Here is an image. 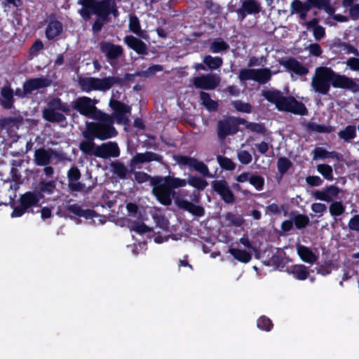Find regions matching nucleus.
I'll return each mask as SVG.
<instances>
[{
  "label": "nucleus",
  "mask_w": 359,
  "mask_h": 359,
  "mask_svg": "<svg viewBox=\"0 0 359 359\" xmlns=\"http://www.w3.org/2000/svg\"><path fill=\"white\" fill-rule=\"evenodd\" d=\"M131 229L139 234H143L151 231L150 227L140 221L133 222L131 224Z\"/></svg>",
  "instance_id": "obj_42"
},
{
  "label": "nucleus",
  "mask_w": 359,
  "mask_h": 359,
  "mask_svg": "<svg viewBox=\"0 0 359 359\" xmlns=\"http://www.w3.org/2000/svg\"><path fill=\"white\" fill-rule=\"evenodd\" d=\"M68 177L69 181H76L80 177V172L76 168H72L68 172Z\"/></svg>",
  "instance_id": "obj_60"
},
{
  "label": "nucleus",
  "mask_w": 359,
  "mask_h": 359,
  "mask_svg": "<svg viewBox=\"0 0 359 359\" xmlns=\"http://www.w3.org/2000/svg\"><path fill=\"white\" fill-rule=\"evenodd\" d=\"M249 182L257 189L260 190L263 187L264 180L260 176L251 175Z\"/></svg>",
  "instance_id": "obj_50"
},
{
  "label": "nucleus",
  "mask_w": 359,
  "mask_h": 359,
  "mask_svg": "<svg viewBox=\"0 0 359 359\" xmlns=\"http://www.w3.org/2000/svg\"><path fill=\"white\" fill-rule=\"evenodd\" d=\"M69 210L80 217L92 219L95 224H103L106 221L104 217L96 214L93 210H82L76 205H71Z\"/></svg>",
  "instance_id": "obj_15"
},
{
  "label": "nucleus",
  "mask_w": 359,
  "mask_h": 359,
  "mask_svg": "<svg viewBox=\"0 0 359 359\" xmlns=\"http://www.w3.org/2000/svg\"><path fill=\"white\" fill-rule=\"evenodd\" d=\"M255 69H243L239 73V79L241 81L253 80L255 81Z\"/></svg>",
  "instance_id": "obj_45"
},
{
  "label": "nucleus",
  "mask_w": 359,
  "mask_h": 359,
  "mask_svg": "<svg viewBox=\"0 0 359 359\" xmlns=\"http://www.w3.org/2000/svg\"><path fill=\"white\" fill-rule=\"evenodd\" d=\"M317 170L327 180H333L334 177L332 166L327 164H319L317 165Z\"/></svg>",
  "instance_id": "obj_37"
},
{
  "label": "nucleus",
  "mask_w": 359,
  "mask_h": 359,
  "mask_svg": "<svg viewBox=\"0 0 359 359\" xmlns=\"http://www.w3.org/2000/svg\"><path fill=\"white\" fill-rule=\"evenodd\" d=\"M297 253L301 259L309 264H313L316 262L318 257L309 248L303 245L297 247Z\"/></svg>",
  "instance_id": "obj_23"
},
{
  "label": "nucleus",
  "mask_w": 359,
  "mask_h": 359,
  "mask_svg": "<svg viewBox=\"0 0 359 359\" xmlns=\"http://www.w3.org/2000/svg\"><path fill=\"white\" fill-rule=\"evenodd\" d=\"M329 211L332 216L341 215L345 211V206L340 201H334L329 206Z\"/></svg>",
  "instance_id": "obj_38"
},
{
  "label": "nucleus",
  "mask_w": 359,
  "mask_h": 359,
  "mask_svg": "<svg viewBox=\"0 0 359 359\" xmlns=\"http://www.w3.org/2000/svg\"><path fill=\"white\" fill-rule=\"evenodd\" d=\"M313 36L316 40L322 39L325 36V29L320 25L314 27L313 30Z\"/></svg>",
  "instance_id": "obj_62"
},
{
  "label": "nucleus",
  "mask_w": 359,
  "mask_h": 359,
  "mask_svg": "<svg viewBox=\"0 0 359 359\" xmlns=\"http://www.w3.org/2000/svg\"><path fill=\"white\" fill-rule=\"evenodd\" d=\"M80 149L86 154L95 156L97 147L95 146L93 140H83L80 143Z\"/></svg>",
  "instance_id": "obj_35"
},
{
  "label": "nucleus",
  "mask_w": 359,
  "mask_h": 359,
  "mask_svg": "<svg viewBox=\"0 0 359 359\" xmlns=\"http://www.w3.org/2000/svg\"><path fill=\"white\" fill-rule=\"evenodd\" d=\"M154 219L156 222V226H158L163 231H167L168 229V220L163 216H154Z\"/></svg>",
  "instance_id": "obj_51"
},
{
  "label": "nucleus",
  "mask_w": 359,
  "mask_h": 359,
  "mask_svg": "<svg viewBox=\"0 0 359 359\" xmlns=\"http://www.w3.org/2000/svg\"><path fill=\"white\" fill-rule=\"evenodd\" d=\"M311 210L316 213L323 214L327 210V207L322 203H314L311 205Z\"/></svg>",
  "instance_id": "obj_58"
},
{
  "label": "nucleus",
  "mask_w": 359,
  "mask_h": 359,
  "mask_svg": "<svg viewBox=\"0 0 359 359\" xmlns=\"http://www.w3.org/2000/svg\"><path fill=\"white\" fill-rule=\"evenodd\" d=\"M259 5L253 0H245L242 5V8L239 9L238 13H242L243 18H245V13L248 14L257 13L259 12Z\"/></svg>",
  "instance_id": "obj_26"
},
{
  "label": "nucleus",
  "mask_w": 359,
  "mask_h": 359,
  "mask_svg": "<svg viewBox=\"0 0 359 359\" xmlns=\"http://www.w3.org/2000/svg\"><path fill=\"white\" fill-rule=\"evenodd\" d=\"M279 63L290 74H295L297 75L302 76L308 73L307 68L293 58L280 60H279Z\"/></svg>",
  "instance_id": "obj_13"
},
{
  "label": "nucleus",
  "mask_w": 359,
  "mask_h": 359,
  "mask_svg": "<svg viewBox=\"0 0 359 359\" xmlns=\"http://www.w3.org/2000/svg\"><path fill=\"white\" fill-rule=\"evenodd\" d=\"M237 157L241 163L248 165L252 161V154L243 149H239L237 151Z\"/></svg>",
  "instance_id": "obj_43"
},
{
  "label": "nucleus",
  "mask_w": 359,
  "mask_h": 359,
  "mask_svg": "<svg viewBox=\"0 0 359 359\" xmlns=\"http://www.w3.org/2000/svg\"><path fill=\"white\" fill-rule=\"evenodd\" d=\"M346 65L353 71H359V59L351 57L346 61Z\"/></svg>",
  "instance_id": "obj_61"
},
{
  "label": "nucleus",
  "mask_w": 359,
  "mask_h": 359,
  "mask_svg": "<svg viewBox=\"0 0 359 359\" xmlns=\"http://www.w3.org/2000/svg\"><path fill=\"white\" fill-rule=\"evenodd\" d=\"M229 45L221 39H216L211 43L210 50L214 53H221L228 49Z\"/></svg>",
  "instance_id": "obj_41"
},
{
  "label": "nucleus",
  "mask_w": 359,
  "mask_h": 359,
  "mask_svg": "<svg viewBox=\"0 0 359 359\" xmlns=\"http://www.w3.org/2000/svg\"><path fill=\"white\" fill-rule=\"evenodd\" d=\"M310 6L299 0H294L290 4L291 14H297L302 20H305Z\"/></svg>",
  "instance_id": "obj_18"
},
{
  "label": "nucleus",
  "mask_w": 359,
  "mask_h": 359,
  "mask_svg": "<svg viewBox=\"0 0 359 359\" xmlns=\"http://www.w3.org/2000/svg\"><path fill=\"white\" fill-rule=\"evenodd\" d=\"M187 184H189L190 186L196 189L201 190L204 189L208 185V182L205 180L196 176L189 177L187 180Z\"/></svg>",
  "instance_id": "obj_36"
},
{
  "label": "nucleus",
  "mask_w": 359,
  "mask_h": 359,
  "mask_svg": "<svg viewBox=\"0 0 359 359\" xmlns=\"http://www.w3.org/2000/svg\"><path fill=\"white\" fill-rule=\"evenodd\" d=\"M151 183L153 184L152 192L158 201L162 204L168 205L171 203V195L173 196L175 194L172 191V189L185 187L187 180L167 176L154 178Z\"/></svg>",
  "instance_id": "obj_4"
},
{
  "label": "nucleus",
  "mask_w": 359,
  "mask_h": 359,
  "mask_svg": "<svg viewBox=\"0 0 359 359\" xmlns=\"http://www.w3.org/2000/svg\"><path fill=\"white\" fill-rule=\"evenodd\" d=\"M175 161L180 165H187L190 168H193L194 170L203 175H210L208 166L203 162L198 161L196 158L184 156H177L175 157Z\"/></svg>",
  "instance_id": "obj_10"
},
{
  "label": "nucleus",
  "mask_w": 359,
  "mask_h": 359,
  "mask_svg": "<svg viewBox=\"0 0 359 359\" xmlns=\"http://www.w3.org/2000/svg\"><path fill=\"white\" fill-rule=\"evenodd\" d=\"M62 31V26L58 21H51L46 29V35L48 39H52L58 36Z\"/></svg>",
  "instance_id": "obj_28"
},
{
  "label": "nucleus",
  "mask_w": 359,
  "mask_h": 359,
  "mask_svg": "<svg viewBox=\"0 0 359 359\" xmlns=\"http://www.w3.org/2000/svg\"><path fill=\"white\" fill-rule=\"evenodd\" d=\"M50 153L43 149H40L35 151L34 160L36 164L38 165H45L48 164L50 161Z\"/></svg>",
  "instance_id": "obj_33"
},
{
  "label": "nucleus",
  "mask_w": 359,
  "mask_h": 359,
  "mask_svg": "<svg viewBox=\"0 0 359 359\" xmlns=\"http://www.w3.org/2000/svg\"><path fill=\"white\" fill-rule=\"evenodd\" d=\"M289 274L292 275L296 279L299 280H306L309 275L308 269L302 264L294 265L287 269Z\"/></svg>",
  "instance_id": "obj_21"
},
{
  "label": "nucleus",
  "mask_w": 359,
  "mask_h": 359,
  "mask_svg": "<svg viewBox=\"0 0 359 359\" xmlns=\"http://www.w3.org/2000/svg\"><path fill=\"white\" fill-rule=\"evenodd\" d=\"M102 52L110 59L116 58L122 53V48L120 46L110 43H104L101 46Z\"/></svg>",
  "instance_id": "obj_25"
},
{
  "label": "nucleus",
  "mask_w": 359,
  "mask_h": 359,
  "mask_svg": "<svg viewBox=\"0 0 359 359\" xmlns=\"http://www.w3.org/2000/svg\"><path fill=\"white\" fill-rule=\"evenodd\" d=\"M119 155L118 145L114 142L103 144L97 146L95 151V156L100 158L117 157Z\"/></svg>",
  "instance_id": "obj_16"
},
{
  "label": "nucleus",
  "mask_w": 359,
  "mask_h": 359,
  "mask_svg": "<svg viewBox=\"0 0 359 359\" xmlns=\"http://www.w3.org/2000/svg\"><path fill=\"white\" fill-rule=\"evenodd\" d=\"M348 227L353 231H359V215L353 216L348 222Z\"/></svg>",
  "instance_id": "obj_59"
},
{
  "label": "nucleus",
  "mask_w": 359,
  "mask_h": 359,
  "mask_svg": "<svg viewBox=\"0 0 359 359\" xmlns=\"http://www.w3.org/2000/svg\"><path fill=\"white\" fill-rule=\"evenodd\" d=\"M109 106L114 110L113 117L116 122L127 126L129 121L127 114H130V107L113 99L109 101Z\"/></svg>",
  "instance_id": "obj_9"
},
{
  "label": "nucleus",
  "mask_w": 359,
  "mask_h": 359,
  "mask_svg": "<svg viewBox=\"0 0 359 359\" xmlns=\"http://www.w3.org/2000/svg\"><path fill=\"white\" fill-rule=\"evenodd\" d=\"M163 70L162 66L159 65H154L149 68H147L146 70L142 71L141 73H140V76H151L154 75L156 72H161Z\"/></svg>",
  "instance_id": "obj_49"
},
{
  "label": "nucleus",
  "mask_w": 359,
  "mask_h": 359,
  "mask_svg": "<svg viewBox=\"0 0 359 359\" xmlns=\"http://www.w3.org/2000/svg\"><path fill=\"white\" fill-rule=\"evenodd\" d=\"M278 169L281 174L287 171L291 166V162L286 158H280L278 161Z\"/></svg>",
  "instance_id": "obj_48"
},
{
  "label": "nucleus",
  "mask_w": 359,
  "mask_h": 359,
  "mask_svg": "<svg viewBox=\"0 0 359 359\" xmlns=\"http://www.w3.org/2000/svg\"><path fill=\"white\" fill-rule=\"evenodd\" d=\"M307 50L310 54L315 56H320L322 53V49L319 44L311 43L307 47Z\"/></svg>",
  "instance_id": "obj_57"
},
{
  "label": "nucleus",
  "mask_w": 359,
  "mask_h": 359,
  "mask_svg": "<svg viewBox=\"0 0 359 359\" xmlns=\"http://www.w3.org/2000/svg\"><path fill=\"white\" fill-rule=\"evenodd\" d=\"M97 102L96 100L83 96L73 102V107L82 115L100 120L99 123H87V131L83 133L86 137L91 135L100 140L111 138L116 135V130L112 126L113 118L99 111L95 107Z\"/></svg>",
  "instance_id": "obj_1"
},
{
  "label": "nucleus",
  "mask_w": 359,
  "mask_h": 359,
  "mask_svg": "<svg viewBox=\"0 0 359 359\" xmlns=\"http://www.w3.org/2000/svg\"><path fill=\"white\" fill-rule=\"evenodd\" d=\"M217 159L220 166L226 170H232L236 168V164L230 158L218 156Z\"/></svg>",
  "instance_id": "obj_44"
},
{
  "label": "nucleus",
  "mask_w": 359,
  "mask_h": 359,
  "mask_svg": "<svg viewBox=\"0 0 359 359\" xmlns=\"http://www.w3.org/2000/svg\"><path fill=\"white\" fill-rule=\"evenodd\" d=\"M201 100L202 104L209 110L214 111L217 107V104L214 100H211L210 95L204 92L201 93Z\"/></svg>",
  "instance_id": "obj_40"
},
{
  "label": "nucleus",
  "mask_w": 359,
  "mask_h": 359,
  "mask_svg": "<svg viewBox=\"0 0 359 359\" xmlns=\"http://www.w3.org/2000/svg\"><path fill=\"white\" fill-rule=\"evenodd\" d=\"M245 120L241 118H229L220 121L218 123V136L220 139L235 133L237 131V126L244 124Z\"/></svg>",
  "instance_id": "obj_8"
},
{
  "label": "nucleus",
  "mask_w": 359,
  "mask_h": 359,
  "mask_svg": "<svg viewBox=\"0 0 359 359\" xmlns=\"http://www.w3.org/2000/svg\"><path fill=\"white\" fill-rule=\"evenodd\" d=\"M175 203L180 208L189 211L194 215L201 217L203 216L204 214L203 208L199 205H194L187 201L177 198L175 200Z\"/></svg>",
  "instance_id": "obj_20"
},
{
  "label": "nucleus",
  "mask_w": 359,
  "mask_h": 359,
  "mask_svg": "<svg viewBox=\"0 0 359 359\" xmlns=\"http://www.w3.org/2000/svg\"><path fill=\"white\" fill-rule=\"evenodd\" d=\"M234 108L241 112L250 113L251 111L250 106L247 103H243L239 101L233 103Z\"/></svg>",
  "instance_id": "obj_53"
},
{
  "label": "nucleus",
  "mask_w": 359,
  "mask_h": 359,
  "mask_svg": "<svg viewBox=\"0 0 359 359\" xmlns=\"http://www.w3.org/2000/svg\"><path fill=\"white\" fill-rule=\"evenodd\" d=\"M278 72H271L268 68L255 69V81L259 83H265L270 80L271 75L277 74Z\"/></svg>",
  "instance_id": "obj_27"
},
{
  "label": "nucleus",
  "mask_w": 359,
  "mask_h": 359,
  "mask_svg": "<svg viewBox=\"0 0 359 359\" xmlns=\"http://www.w3.org/2000/svg\"><path fill=\"white\" fill-rule=\"evenodd\" d=\"M203 62L212 69L219 68L222 64V60L219 57L206 55L203 58Z\"/></svg>",
  "instance_id": "obj_39"
},
{
  "label": "nucleus",
  "mask_w": 359,
  "mask_h": 359,
  "mask_svg": "<svg viewBox=\"0 0 359 359\" xmlns=\"http://www.w3.org/2000/svg\"><path fill=\"white\" fill-rule=\"evenodd\" d=\"M50 81L46 78H36L27 81L24 83L25 93H32L34 90H39L50 86Z\"/></svg>",
  "instance_id": "obj_17"
},
{
  "label": "nucleus",
  "mask_w": 359,
  "mask_h": 359,
  "mask_svg": "<svg viewBox=\"0 0 359 359\" xmlns=\"http://www.w3.org/2000/svg\"><path fill=\"white\" fill-rule=\"evenodd\" d=\"M191 81L196 88L210 90L215 88L219 85L220 78L215 74H206L195 77Z\"/></svg>",
  "instance_id": "obj_11"
},
{
  "label": "nucleus",
  "mask_w": 359,
  "mask_h": 359,
  "mask_svg": "<svg viewBox=\"0 0 359 359\" xmlns=\"http://www.w3.org/2000/svg\"><path fill=\"white\" fill-rule=\"evenodd\" d=\"M244 124L245 125L246 128L249 129L252 132L261 133L264 131V127L261 124L255 123H247L245 121Z\"/></svg>",
  "instance_id": "obj_54"
},
{
  "label": "nucleus",
  "mask_w": 359,
  "mask_h": 359,
  "mask_svg": "<svg viewBox=\"0 0 359 359\" xmlns=\"http://www.w3.org/2000/svg\"><path fill=\"white\" fill-rule=\"evenodd\" d=\"M229 252L238 261L243 263L250 262L252 258L251 255L245 250L231 248Z\"/></svg>",
  "instance_id": "obj_31"
},
{
  "label": "nucleus",
  "mask_w": 359,
  "mask_h": 359,
  "mask_svg": "<svg viewBox=\"0 0 359 359\" xmlns=\"http://www.w3.org/2000/svg\"><path fill=\"white\" fill-rule=\"evenodd\" d=\"M339 137L344 141H350L356 136V129L353 126H348L338 133Z\"/></svg>",
  "instance_id": "obj_34"
},
{
  "label": "nucleus",
  "mask_w": 359,
  "mask_h": 359,
  "mask_svg": "<svg viewBox=\"0 0 359 359\" xmlns=\"http://www.w3.org/2000/svg\"><path fill=\"white\" fill-rule=\"evenodd\" d=\"M43 43L40 40L36 41L30 48L32 54L36 53L43 48Z\"/></svg>",
  "instance_id": "obj_64"
},
{
  "label": "nucleus",
  "mask_w": 359,
  "mask_h": 359,
  "mask_svg": "<svg viewBox=\"0 0 359 359\" xmlns=\"http://www.w3.org/2000/svg\"><path fill=\"white\" fill-rule=\"evenodd\" d=\"M263 96L269 102L274 103L279 110H284L294 114H304L306 109L304 105L297 102L293 97H285L280 91H264Z\"/></svg>",
  "instance_id": "obj_5"
},
{
  "label": "nucleus",
  "mask_w": 359,
  "mask_h": 359,
  "mask_svg": "<svg viewBox=\"0 0 359 359\" xmlns=\"http://www.w3.org/2000/svg\"><path fill=\"white\" fill-rule=\"evenodd\" d=\"M69 107L59 99H53L43 111V118L50 122H60L65 119L64 113L68 112Z\"/></svg>",
  "instance_id": "obj_7"
},
{
  "label": "nucleus",
  "mask_w": 359,
  "mask_h": 359,
  "mask_svg": "<svg viewBox=\"0 0 359 359\" xmlns=\"http://www.w3.org/2000/svg\"><path fill=\"white\" fill-rule=\"evenodd\" d=\"M330 83L335 88L347 89L353 93L359 91V84L353 79L337 74L328 67L316 68L311 81L314 90L320 94H326L330 90Z\"/></svg>",
  "instance_id": "obj_2"
},
{
  "label": "nucleus",
  "mask_w": 359,
  "mask_h": 359,
  "mask_svg": "<svg viewBox=\"0 0 359 359\" xmlns=\"http://www.w3.org/2000/svg\"><path fill=\"white\" fill-rule=\"evenodd\" d=\"M351 17L353 20L359 18V3L352 6L349 9Z\"/></svg>",
  "instance_id": "obj_63"
},
{
  "label": "nucleus",
  "mask_w": 359,
  "mask_h": 359,
  "mask_svg": "<svg viewBox=\"0 0 359 359\" xmlns=\"http://www.w3.org/2000/svg\"><path fill=\"white\" fill-rule=\"evenodd\" d=\"M13 90L8 87H4L1 91V102L5 108L9 109L13 104Z\"/></svg>",
  "instance_id": "obj_32"
},
{
  "label": "nucleus",
  "mask_w": 359,
  "mask_h": 359,
  "mask_svg": "<svg viewBox=\"0 0 359 359\" xmlns=\"http://www.w3.org/2000/svg\"><path fill=\"white\" fill-rule=\"evenodd\" d=\"M41 197L42 195L39 192H27L21 196V205L27 210L32 206L36 205Z\"/></svg>",
  "instance_id": "obj_19"
},
{
  "label": "nucleus",
  "mask_w": 359,
  "mask_h": 359,
  "mask_svg": "<svg viewBox=\"0 0 359 359\" xmlns=\"http://www.w3.org/2000/svg\"><path fill=\"white\" fill-rule=\"evenodd\" d=\"M340 191V189L337 187L330 185L321 190H316L313 191V196L316 200L332 202L334 199L337 198Z\"/></svg>",
  "instance_id": "obj_12"
},
{
  "label": "nucleus",
  "mask_w": 359,
  "mask_h": 359,
  "mask_svg": "<svg viewBox=\"0 0 359 359\" xmlns=\"http://www.w3.org/2000/svg\"><path fill=\"white\" fill-rule=\"evenodd\" d=\"M306 182L311 186L318 187L323 184L321 178L316 175L309 176L306 178Z\"/></svg>",
  "instance_id": "obj_55"
},
{
  "label": "nucleus",
  "mask_w": 359,
  "mask_h": 359,
  "mask_svg": "<svg viewBox=\"0 0 359 359\" xmlns=\"http://www.w3.org/2000/svg\"><path fill=\"white\" fill-rule=\"evenodd\" d=\"M119 79L115 77L95 78L82 77L78 80L83 91L89 93L93 90L106 91L118 83Z\"/></svg>",
  "instance_id": "obj_6"
},
{
  "label": "nucleus",
  "mask_w": 359,
  "mask_h": 359,
  "mask_svg": "<svg viewBox=\"0 0 359 359\" xmlns=\"http://www.w3.org/2000/svg\"><path fill=\"white\" fill-rule=\"evenodd\" d=\"M309 218L304 215H299L294 219L295 225L297 228L301 229L307 225L309 223Z\"/></svg>",
  "instance_id": "obj_56"
},
{
  "label": "nucleus",
  "mask_w": 359,
  "mask_h": 359,
  "mask_svg": "<svg viewBox=\"0 0 359 359\" xmlns=\"http://www.w3.org/2000/svg\"><path fill=\"white\" fill-rule=\"evenodd\" d=\"M126 44L139 54L146 53L147 46L141 40L133 36H127L124 39Z\"/></svg>",
  "instance_id": "obj_22"
},
{
  "label": "nucleus",
  "mask_w": 359,
  "mask_h": 359,
  "mask_svg": "<svg viewBox=\"0 0 359 359\" xmlns=\"http://www.w3.org/2000/svg\"><path fill=\"white\" fill-rule=\"evenodd\" d=\"M130 29L137 35H140L141 29L140 26L139 20L135 16H131L129 22Z\"/></svg>",
  "instance_id": "obj_47"
},
{
  "label": "nucleus",
  "mask_w": 359,
  "mask_h": 359,
  "mask_svg": "<svg viewBox=\"0 0 359 359\" xmlns=\"http://www.w3.org/2000/svg\"><path fill=\"white\" fill-rule=\"evenodd\" d=\"M78 4L82 6L79 13L85 20H88L92 14H95L99 20L105 21L109 14L117 15L114 0H79Z\"/></svg>",
  "instance_id": "obj_3"
},
{
  "label": "nucleus",
  "mask_w": 359,
  "mask_h": 359,
  "mask_svg": "<svg viewBox=\"0 0 359 359\" xmlns=\"http://www.w3.org/2000/svg\"><path fill=\"white\" fill-rule=\"evenodd\" d=\"M257 327L261 330L269 331L272 327V323L270 319L262 316L257 320Z\"/></svg>",
  "instance_id": "obj_46"
},
{
  "label": "nucleus",
  "mask_w": 359,
  "mask_h": 359,
  "mask_svg": "<svg viewBox=\"0 0 359 359\" xmlns=\"http://www.w3.org/2000/svg\"><path fill=\"white\" fill-rule=\"evenodd\" d=\"M161 158L158 155L156 154H154L153 152H145V153H140L135 155L132 162L133 164L136 163H147L150 161H160Z\"/></svg>",
  "instance_id": "obj_24"
},
{
  "label": "nucleus",
  "mask_w": 359,
  "mask_h": 359,
  "mask_svg": "<svg viewBox=\"0 0 359 359\" xmlns=\"http://www.w3.org/2000/svg\"><path fill=\"white\" fill-rule=\"evenodd\" d=\"M55 187V182L50 181V182H43L41 184V191L47 193V194H51L53 191V189Z\"/></svg>",
  "instance_id": "obj_52"
},
{
  "label": "nucleus",
  "mask_w": 359,
  "mask_h": 359,
  "mask_svg": "<svg viewBox=\"0 0 359 359\" xmlns=\"http://www.w3.org/2000/svg\"><path fill=\"white\" fill-rule=\"evenodd\" d=\"M313 160H324L325 158H337V154L335 152H330L322 147H317L313 151Z\"/></svg>",
  "instance_id": "obj_30"
},
{
  "label": "nucleus",
  "mask_w": 359,
  "mask_h": 359,
  "mask_svg": "<svg viewBox=\"0 0 359 359\" xmlns=\"http://www.w3.org/2000/svg\"><path fill=\"white\" fill-rule=\"evenodd\" d=\"M311 7H316L324 10L327 14H333L334 9L330 5L328 0H307Z\"/></svg>",
  "instance_id": "obj_29"
},
{
  "label": "nucleus",
  "mask_w": 359,
  "mask_h": 359,
  "mask_svg": "<svg viewBox=\"0 0 359 359\" xmlns=\"http://www.w3.org/2000/svg\"><path fill=\"white\" fill-rule=\"evenodd\" d=\"M214 190L222 197L226 203H232L234 197L230 190L227 182L224 180H215L212 182Z\"/></svg>",
  "instance_id": "obj_14"
}]
</instances>
